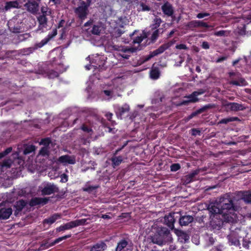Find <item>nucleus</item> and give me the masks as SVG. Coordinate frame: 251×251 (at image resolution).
I'll list each match as a JSON object with an SVG mask.
<instances>
[{"label":"nucleus","mask_w":251,"mask_h":251,"mask_svg":"<svg viewBox=\"0 0 251 251\" xmlns=\"http://www.w3.org/2000/svg\"><path fill=\"white\" fill-rule=\"evenodd\" d=\"M74 12L77 16V17L81 20V22L85 20L89 14L88 7L85 5V2L82 1L80 2V5H78L74 9Z\"/></svg>","instance_id":"5"},{"label":"nucleus","mask_w":251,"mask_h":251,"mask_svg":"<svg viewBox=\"0 0 251 251\" xmlns=\"http://www.w3.org/2000/svg\"><path fill=\"white\" fill-rule=\"evenodd\" d=\"M164 15L167 17H173L174 14V9L172 4L168 1L165 2L161 7Z\"/></svg>","instance_id":"12"},{"label":"nucleus","mask_w":251,"mask_h":251,"mask_svg":"<svg viewBox=\"0 0 251 251\" xmlns=\"http://www.w3.org/2000/svg\"><path fill=\"white\" fill-rule=\"evenodd\" d=\"M12 213L11 207L1 208L0 209V220H6L9 218Z\"/></svg>","instance_id":"21"},{"label":"nucleus","mask_w":251,"mask_h":251,"mask_svg":"<svg viewBox=\"0 0 251 251\" xmlns=\"http://www.w3.org/2000/svg\"><path fill=\"white\" fill-rule=\"evenodd\" d=\"M91 59L92 66L94 69L103 70L105 69V59L103 56L99 55L95 56Z\"/></svg>","instance_id":"6"},{"label":"nucleus","mask_w":251,"mask_h":251,"mask_svg":"<svg viewBox=\"0 0 251 251\" xmlns=\"http://www.w3.org/2000/svg\"><path fill=\"white\" fill-rule=\"evenodd\" d=\"M37 44H38V43H36L34 45V47H33V48H28L26 49V50H27L26 51H28V52H27V53L24 52L25 54H28L29 53H32L35 50L38 49L39 48H37V46H36V45Z\"/></svg>","instance_id":"56"},{"label":"nucleus","mask_w":251,"mask_h":251,"mask_svg":"<svg viewBox=\"0 0 251 251\" xmlns=\"http://www.w3.org/2000/svg\"><path fill=\"white\" fill-rule=\"evenodd\" d=\"M159 37V30H155L152 33L150 43H154L156 42V40Z\"/></svg>","instance_id":"39"},{"label":"nucleus","mask_w":251,"mask_h":251,"mask_svg":"<svg viewBox=\"0 0 251 251\" xmlns=\"http://www.w3.org/2000/svg\"><path fill=\"white\" fill-rule=\"evenodd\" d=\"M18 54V51L16 50H6L5 52V56L8 58H13Z\"/></svg>","instance_id":"43"},{"label":"nucleus","mask_w":251,"mask_h":251,"mask_svg":"<svg viewBox=\"0 0 251 251\" xmlns=\"http://www.w3.org/2000/svg\"><path fill=\"white\" fill-rule=\"evenodd\" d=\"M237 196L246 203L251 204V193L250 191H239Z\"/></svg>","instance_id":"19"},{"label":"nucleus","mask_w":251,"mask_h":251,"mask_svg":"<svg viewBox=\"0 0 251 251\" xmlns=\"http://www.w3.org/2000/svg\"><path fill=\"white\" fill-rule=\"evenodd\" d=\"M35 150V148L34 145H31L27 146L24 150V154L25 155L29 154L33 152Z\"/></svg>","instance_id":"42"},{"label":"nucleus","mask_w":251,"mask_h":251,"mask_svg":"<svg viewBox=\"0 0 251 251\" xmlns=\"http://www.w3.org/2000/svg\"><path fill=\"white\" fill-rule=\"evenodd\" d=\"M190 102V101H189V100H182L181 101H180L178 104L177 105L178 106H181V105H188Z\"/></svg>","instance_id":"64"},{"label":"nucleus","mask_w":251,"mask_h":251,"mask_svg":"<svg viewBox=\"0 0 251 251\" xmlns=\"http://www.w3.org/2000/svg\"><path fill=\"white\" fill-rule=\"evenodd\" d=\"M148 37V34L145 31L143 30L142 31V34L139 36L136 37L135 39L133 40V44H140L141 43L143 40L144 39H146Z\"/></svg>","instance_id":"34"},{"label":"nucleus","mask_w":251,"mask_h":251,"mask_svg":"<svg viewBox=\"0 0 251 251\" xmlns=\"http://www.w3.org/2000/svg\"><path fill=\"white\" fill-rule=\"evenodd\" d=\"M26 201L23 199L17 201L14 205V207L15 208L14 215L16 217L18 216L23 208L26 206Z\"/></svg>","instance_id":"16"},{"label":"nucleus","mask_w":251,"mask_h":251,"mask_svg":"<svg viewBox=\"0 0 251 251\" xmlns=\"http://www.w3.org/2000/svg\"><path fill=\"white\" fill-rule=\"evenodd\" d=\"M174 44V42L170 41L167 43H165L160 46L157 49H156L159 54L163 53L165 50L169 49Z\"/></svg>","instance_id":"30"},{"label":"nucleus","mask_w":251,"mask_h":251,"mask_svg":"<svg viewBox=\"0 0 251 251\" xmlns=\"http://www.w3.org/2000/svg\"><path fill=\"white\" fill-rule=\"evenodd\" d=\"M89 251H105L107 246L104 241H99L89 247Z\"/></svg>","instance_id":"11"},{"label":"nucleus","mask_w":251,"mask_h":251,"mask_svg":"<svg viewBox=\"0 0 251 251\" xmlns=\"http://www.w3.org/2000/svg\"><path fill=\"white\" fill-rule=\"evenodd\" d=\"M199 172H200V171L199 170H196L194 171L193 172H192V173L186 175L185 176V182L187 183H190L191 182H192L193 180L194 177L196 175H198Z\"/></svg>","instance_id":"32"},{"label":"nucleus","mask_w":251,"mask_h":251,"mask_svg":"<svg viewBox=\"0 0 251 251\" xmlns=\"http://www.w3.org/2000/svg\"><path fill=\"white\" fill-rule=\"evenodd\" d=\"M80 129L82 130H83L84 132H87L88 133L93 132L92 128L85 124H83L81 126Z\"/></svg>","instance_id":"49"},{"label":"nucleus","mask_w":251,"mask_h":251,"mask_svg":"<svg viewBox=\"0 0 251 251\" xmlns=\"http://www.w3.org/2000/svg\"><path fill=\"white\" fill-rule=\"evenodd\" d=\"M214 35L216 36H227V32L225 30H222L220 31H215L214 33Z\"/></svg>","instance_id":"51"},{"label":"nucleus","mask_w":251,"mask_h":251,"mask_svg":"<svg viewBox=\"0 0 251 251\" xmlns=\"http://www.w3.org/2000/svg\"><path fill=\"white\" fill-rule=\"evenodd\" d=\"M194 92H195V93L196 94V95L198 97V96L202 95L204 93H205L206 91H205V90H204L203 89H200L198 91H194Z\"/></svg>","instance_id":"62"},{"label":"nucleus","mask_w":251,"mask_h":251,"mask_svg":"<svg viewBox=\"0 0 251 251\" xmlns=\"http://www.w3.org/2000/svg\"><path fill=\"white\" fill-rule=\"evenodd\" d=\"M209 27L208 25L202 21H197V27Z\"/></svg>","instance_id":"54"},{"label":"nucleus","mask_w":251,"mask_h":251,"mask_svg":"<svg viewBox=\"0 0 251 251\" xmlns=\"http://www.w3.org/2000/svg\"><path fill=\"white\" fill-rule=\"evenodd\" d=\"M60 217V215L58 214H53L51 216H50L48 218L45 219L43 220V224L51 225L53 223H54Z\"/></svg>","instance_id":"27"},{"label":"nucleus","mask_w":251,"mask_h":251,"mask_svg":"<svg viewBox=\"0 0 251 251\" xmlns=\"http://www.w3.org/2000/svg\"><path fill=\"white\" fill-rule=\"evenodd\" d=\"M174 44V42L170 41L167 43H165L160 46L157 49H156L159 54L163 53L165 50L169 49Z\"/></svg>","instance_id":"29"},{"label":"nucleus","mask_w":251,"mask_h":251,"mask_svg":"<svg viewBox=\"0 0 251 251\" xmlns=\"http://www.w3.org/2000/svg\"><path fill=\"white\" fill-rule=\"evenodd\" d=\"M150 239L153 244L159 246L165 244L172 240L170 230L162 226H158L155 232L150 236Z\"/></svg>","instance_id":"2"},{"label":"nucleus","mask_w":251,"mask_h":251,"mask_svg":"<svg viewBox=\"0 0 251 251\" xmlns=\"http://www.w3.org/2000/svg\"><path fill=\"white\" fill-rule=\"evenodd\" d=\"M25 6L27 10L32 14H36L39 9V4L35 0H28Z\"/></svg>","instance_id":"7"},{"label":"nucleus","mask_w":251,"mask_h":251,"mask_svg":"<svg viewBox=\"0 0 251 251\" xmlns=\"http://www.w3.org/2000/svg\"><path fill=\"white\" fill-rule=\"evenodd\" d=\"M176 214L175 212L170 213L164 217L163 224L171 230L174 229V223L176 220L175 216Z\"/></svg>","instance_id":"9"},{"label":"nucleus","mask_w":251,"mask_h":251,"mask_svg":"<svg viewBox=\"0 0 251 251\" xmlns=\"http://www.w3.org/2000/svg\"><path fill=\"white\" fill-rule=\"evenodd\" d=\"M180 242L182 243H186L188 242L189 240V236L186 233L182 232L179 236Z\"/></svg>","instance_id":"41"},{"label":"nucleus","mask_w":251,"mask_h":251,"mask_svg":"<svg viewBox=\"0 0 251 251\" xmlns=\"http://www.w3.org/2000/svg\"><path fill=\"white\" fill-rule=\"evenodd\" d=\"M214 107V105L213 104H208L205 105L203 107L201 108L196 110L195 111L193 112L189 115H188L186 118V121H188L193 118L197 116L198 115L201 114L205 111H206L208 109H212Z\"/></svg>","instance_id":"8"},{"label":"nucleus","mask_w":251,"mask_h":251,"mask_svg":"<svg viewBox=\"0 0 251 251\" xmlns=\"http://www.w3.org/2000/svg\"><path fill=\"white\" fill-rule=\"evenodd\" d=\"M51 141L50 138H43L41 140L40 144L43 145L45 147L48 148L50 144L51 143Z\"/></svg>","instance_id":"47"},{"label":"nucleus","mask_w":251,"mask_h":251,"mask_svg":"<svg viewBox=\"0 0 251 251\" xmlns=\"http://www.w3.org/2000/svg\"><path fill=\"white\" fill-rule=\"evenodd\" d=\"M8 28L10 31L13 33H19L20 32L21 27L19 25L18 23L16 25L14 24L13 21H9L7 23Z\"/></svg>","instance_id":"25"},{"label":"nucleus","mask_w":251,"mask_h":251,"mask_svg":"<svg viewBox=\"0 0 251 251\" xmlns=\"http://www.w3.org/2000/svg\"><path fill=\"white\" fill-rule=\"evenodd\" d=\"M86 224L87 219H86L76 220L60 226L57 227L56 230L57 232H61L66 230L71 229L79 226L84 225Z\"/></svg>","instance_id":"4"},{"label":"nucleus","mask_w":251,"mask_h":251,"mask_svg":"<svg viewBox=\"0 0 251 251\" xmlns=\"http://www.w3.org/2000/svg\"><path fill=\"white\" fill-rule=\"evenodd\" d=\"M210 14L208 13L204 12V13H200L197 14V17L199 19H202L205 17L209 16Z\"/></svg>","instance_id":"59"},{"label":"nucleus","mask_w":251,"mask_h":251,"mask_svg":"<svg viewBox=\"0 0 251 251\" xmlns=\"http://www.w3.org/2000/svg\"><path fill=\"white\" fill-rule=\"evenodd\" d=\"M129 110V106L126 103L124 104L122 106L119 107L118 108V112L121 116L123 115L126 113L128 112Z\"/></svg>","instance_id":"35"},{"label":"nucleus","mask_w":251,"mask_h":251,"mask_svg":"<svg viewBox=\"0 0 251 251\" xmlns=\"http://www.w3.org/2000/svg\"><path fill=\"white\" fill-rule=\"evenodd\" d=\"M150 75L151 79L154 80L157 79L160 75L159 68L157 67L152 68L150 71Z\"/></svg>","instance_id":"28"},{"label":"nucleus","mask_w":251,"mask_h":251,"mask_svg":"<svg viewBox=\"0 0 251 251\" xmlns=\"http://www.w3.org/2000/svg\"><path fill=\"white\" fill-rule=\"evenodd\" d=\"M86 59L87 60H88L89 61L90 63V64H89V65H86L85 66V68L86 70H90V69H91L93 67L92 66V60H91V59L90 58V57L89 56L88 57H86Z\"/></svg>","instance_id":"57"},{"label":"nucleus","mask_w":251,"mask_h":251,"mask_svg":"<svg viewBox=\"0 0 251 251\" xmlns=\"http://www.w3.org/2000/svg\"><path fill=\"white\" fill-rule=\"evenodd\" d=\"M184 98L188 99L190 103H195L199 101V99L194 92L189 95L185 96Z\"/></svg>","instance_id":"37"},{"label":"nucleus","mask_w":251,"mask_h":251,"mask_svg":"<svg viewBox=\"0 0 251 251\" xmlns=\"http://www.w3.org/2000/svg\"><path fill=\"white\" fill-rule=\"evenodd\" d=\"M59 192V188L53 184H48L41 190L42 195H50Z\"/></svg>","instance_id":"10"},{"label":"nucleus","mask_w":251,"mask_h":251,"mask_svg":"<svg viewBox=\"0 0 251 251\" xmlns=\"http://www.w3.org/2000/svg\"><path fill=\"white\" fill-rule=\"evenodd\" d=\"M174 44V42L170 41L167 43H165L160 46L157 49H156L159 54L163 53L165 50L169 49Z\"/></svg>","instance_id":"31"},{"label":"nucleus","mask_w":251,"mask_h":251,"mask_svg":"<svg viewBox=\"0 0 251 251\" xmlns=\"http://www.w3.org/2000/svg\"><path fill=\"white\" fill-rule=\"evenodd\" d=\"M230 83L233 85L239 86H245L248 84L245 79L243 77H240L238 80H232Z\"/></svg>","instance_id":"26"},{"label":"nucleus","mask_w":251,"mask_h":251,"mask_svg":"<svg viewBox=\"0 0 251 251\" xmlns=\"http://www.w3.org/2000/svg\"><path fill=\"white\" fill-rule=\"evenodd\" d=\"M71 237V234L66 235L65 236H62V237H59V238L56 239L54 241H53V242H52L51 243H47L44 245V246H46V248H49L53 246L54 245L59 243L60 242L62 241V240L67 239L69 238H70Z\"/></svg>","instance_id":"23"},{"label":"nucleus","mask_w":251,"mask_h":251,"mask_svg":"<svg viewBox=\"0 0 251 251\" xmlns=\"http://www.w3.org/2000/svg\"><path fill=\"white\" fill-rule=\"evenodd\" d=\"M75 157L74 156H70L69 155H64L60 156L56 162L57 163L69 164L74 165L75 163Z\"/></svg>","instance_id":"13"},{"label":"nucleus","mask_w":251,"mask_h":251,"mask_svg":"<svg viewBox=\"0 0 251 251\" xmlns=\"http://www.w3.org/2000/svg\"><path fill=\"white\" fill-rule=\"evenodd\" d=\"M49 200V198L35 197L30 200L29 204L31 207H33L39 204L44 205L47 204Z\"/></svg>","instance_id":"14"},{"label":"nucleus","mask_w":251,"mask_h":251,"mask_svg":"<svg viewBox=\"0 0 251 251\" xmlns=\"http://www.w3.org/2000/svg\"><path fill=\"white\" fill-rule=\"evenodd\" d=\"M138 50H139L137 48L135 47H129L127 48H126L125 50V52L129 51L130 52H136Z\"/></svg>","instance_id":"60"},{"label":"nucleus","mask_w":251,"mask_h":251,"mask_svg":"<svg viewBox=\"0 0 251 251\" xmlns=\"http://www.w3.org/2000/svg\"><path fill=\"white\" fill-rule=\"evenodd\" d=\"M201 133V130L198 128H193L191 130V133L192 136L200 135Z\"/></svg>","instance_id":"55"},{"label":"nucleus","mask_w":251,"mask_h":251,"mask_svg":"<svg viewBox=\"0 0 251 251\" xmlns=\"http://www.w3.org/2000/svg\"><path fill=\"white\" fill-rule=\"evenodd\" d=\"M110 160L112 162V166L113 168L119 166L121 163L123 162L124 158L122 156H112Z\"/></svg>","instance_id":"24"},{"label":"nucleus","mask_w":251,"mask_h":251,"mask_svg":"<svg viewBox=\"0 0 251 251\" xmlns=\"http://www.w3.org/2000/svg\"><path fill=\"white\" fill-rule=\"evenodd\" d=\"M57 34V28H54L52 30L51 33H49L47 37L44 38L42 41L38 43L36 45L37 48H42L46 44H47L52 38L54 37Z\"/></svg>","instance_id":"15"},{"label":"nucleus","mask_w":251,"mask_h":251,"mask_svg":"<svg viewBox=\"0 0 251 251\" xmlns=\"http://www.w3.org/2000/svg\"><path fill=\"white\" fill-rule=\"evenodd\" d=\"M41 11L42 13L41 15H44L47 17L51 14V10L47 6H43L41 7Z\"/></svg>","instance_id":"38"},{"label":"nucleus","mask_w":251,"mask_h":251,"mask_svg":"<svg viewBox=\"0 0 251 251\" xmlns=\"http://www.w3.org/2000/svg\"><path fill=\"white\" fill-rule=\"evenodd\" d=\"M39 153L43 156L48 155L49 154L48 148L42 147L40 150Z\"/></svg>","instance_id":"53"},{"label":"nucleus","mask_w":251,"mask_h":251,"mask_svg":"<svg viewBox=\"0 0 251 251\" xmlns=\"http://www.w3.org/2000/svg\"><path fill=\"white\" fill-rule=\"evenodd\" d=\"M225 106L229 108L230 110L233 111H238L245 109V107L242 104L236 102H228L225 104Z\"/></svg>","instance_id":"18"},{"label":"nucleus","mask_w":251,"mask_h":251,"mask_svg":"<svg viewBox=\"0 0 251 251\" xmlns=\"http://www.w3.org/2000/svg\"><path fill=\"white\" fill-rule=\"evenodd\" d=\"M99 185H96V186H86L82 188L83 191L87 192L89 193H92L94 190H96L98 188H99Z\"/></svg>","instance_id":"40"},{"label":"nucleus","mask_w":251,"mask_h":251,"mask_svg":"<svg viewBox=\"0 0 251 251\" xmlns=\"http://www.w3.org/2000/svg\"><path fill=\"white\" fill-rule=\"evenodd\" d=\"M176 49L178 50H187L188 49V48L187 47L186 45L183 44H180L177 45L176 46Z\"/></svg>","instance_id":"61"},{"label":"nucleus","mask_w":251,"mask_h":251,"mask_svg":"<svg viewBox=\"0 0 251 251\" xmlns=\"http://www.w3.org/2000/svg\"><path fill=\"white\" fill-rule=\"evenodd\" d=\"M238 209L237 205H235L233 198L230 195L226 194L222 198L221 201V208L220 212L231 215L232 213L236 211Z\"/></svg>","instance_id":"3"},{"label":"nucleus","mask_w":251,"mask_h":251,"mask_svg":"<svg viewBox=\"0 0 251 251\" xmlns=\"http://www.w3.org/2000/svg\"><path fill=\"white\" fill-rule=\"evenodd\" d=\"M48 18L44 15H39L37 17L38 22V30L43 31L44 28H47L48 24Z\"/></svg>","instance_id":"17"},{"label":"nucleus","mask_w":251,"mask_h":251,"mask_svg":"<svg viewBox=\"0 0 251 251\" xmlns=\"http://www.w3.org/2000/svg\"><path fill=\"white\" fill-rule=\"evenodd\" d=\"M12 151V148L9 147L6 149L4 151L0 152V159L5 156L6 155L10 153Z\"/></svg>","instance_id":"48"},{"label":"nucleus","mask_w":251,"mask_h":251,"mask_svg":"<svg viewBox=\"0 0 251 251\" xmlns=\"http://www.w3.org/2000/svg\"><path fill=\"white\" fill-rule=\"evenodd\" d=\"M19 3L17 0L9 1L5 2L4 8L6 10H8L12 8H18Z\"/></svg>","instance_id":"33"},{"label":"nucleus","mask_w":251,"mask_h":251,"mask_svg":"<svg viewBox=\"0 0 251 251\" xmlns=\"http://www.w3.org/2000/svg\"><path fill=\"white\" fill-rule=\"evenodd\" d=\"M61 179L60 180L62 182H66L68 181V176L66 174H63L61 176Z\"/></svg>","instance_id":"63"},{"label":"nucleus","mask_w":251,"mask_h":251,"mask_svg":"<svg viewBox=\"0 0 251 251\" xmlns=\"http://www.w3.org/2000/svg\"><path fill=\"white\" fill-rule=\"evenodd\" d=\"M207 209L210 214L211 220L210 226L213 229L220 230L225 223H234L237 221L236 216L233 214L231 215L224 214L220 212V207L213 203H209Z\"/></svg>","instance_id":"1"},{"label":"nucleus","mask_w":251,"mask_h":251,"mask_svg":"<svg viewBox=\"0 0 251 251\" xmlns=\"http://www.w3.org/2000/svg\"><path fill=\"white\" fill-rule=\"evenodd\" d=\"M129 242L126 239L120 240L117 245L115 251H126L125 249L128 246Z\"/></svg>","instance_id":"22"},{"label":"nucleus","mask_w":251,"mask_h":251,"mask_svg":"<svg viewBox=\"0 0 251 251\" xmlns=\"http://www.w3.org/2000/svg\"><path fill=\"white\" fill-rule=\"evenodd\" d=\"M194 220V218L190 215L180 216L179 218V224L180 226H186L191 223Z\"/></svg>","instance_id":"20"},{"label":"nucleus","mask_w":251,"mask_h":251,"mask_svg":"<svg viewBox=\"0 0 251 251\" xmlns=\"http://www.w3.org/2000/svg\"><path fill=\"white\" fill-rule=\"evenodd\" d=\"M140 6L142 8L143 11H150L151 9V7L144 3V2H141L140 3Z\"/></svg>","instance_id":"52"},{"label":"nucleus","mask_w":251,"mask_h":251,"mask_svg":"<svg viewBox=\"0 0 251 251\" xmlns=\"http://www.w3.org/2000/svg\"><path fill=\"white\" fill-rule=\"evenodd\" d=\"M101 31V26L99 25H94L92 30L91 33L94 35H99Z\"/></svg>","instance_id":"45"},{"label":"nucleus","mask_w":251,"mask_h":251,"mask_svg":"<svg viewBox=\"0 0 251 251\" xmlns=\"http://www.w3.org/2000/svg\"><path fill=\"white\" fill-rule=\"evenodd\" d=\"M25 35L23 34L16 35L14 38V41L15 44H18L21 42L25 41Z\"/></svg>","instance_id":"44"},{"label":"nucleus","mask_w":251,"mask_h":251,"mask_svg":"<svg viewBox=\"0 0 251 251\" xmlns=\"http://www.w3.org/2000/svg\"><path fill=\"white\" fill-rule=\"evenodd\" d=\"M188 25L190 28H196L197 27V21H192L190 22Z\"/></svg>","instance_id":"58"},{"label":"nucleus","mask_w":251,"mask_h":251,"mask_svg":"<svg viewBox=\"0 0 251 251\" xmlns=\"http://www.w3.org/2000/svg\"><path fill=\"white\" fill-rule=\"evenodd\" d=\"M47 75L50 78H54L58 76V72L53 70H50L47 71Z\"/></svg>","instance_id":"46"},{"label":"nucleus","mask_w":251,"mask_h":251,"mask_svg":"<svg viewBox=\"0 0 251 251\" xmlns=\"http://www.w3.org/2000/svg\"><path fill=\"white\" fill-rule=\"evenodd\" d=\"M181 167L178 163H174L171 165L170 167L171 171L172 172H176L180 169Z\"/></svg>","instance_id":"50"},{"label":"nucleus","mask_w":251,"mask_h":251,"mask_svg":"<svg viewBox=\"0 0 251 251\" xmlns=\"http://www.w3.org/2000/svg\"><path fill=\"white\" fill-rule=\"evenodd\" d=\"M239 121H240V120L237 117H229L221 120L219 122V124H226L229 122Z\"/></svg>","instance_id":"36"}]
</instances>
